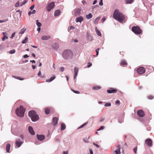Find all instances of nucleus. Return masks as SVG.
I'll return each instance as SVG.
<instances>
[{"label":"nucleus","instance_id":"obj_1","mask_svg":"<svg viewBox=\"0 0 154 154\" xmlns=\"http://www.w3.org/2000/svg\"><path fill=\"white\" fill-rule=\"evenodd\" d=\"M62 56L65 60H69L72 58L73 53L70 50H66L62 52Z\"/></svg>","mask_w":154,"mask_h":154},{"label":"nucleus","instance_id":"obj_2","mask_svg":"<svg viewBox=\"0 0 154 154\" xmlns=\"http://www.w3.org/2000/svg\"><path fill=\"white\" fill-rule=\"evenodd\" d=\"M113 16L115 19L118 20L120 23H122V22L125 18L123 14L117 10L115 11Z\"/></svg>","mask_w":154,"mask_h":154},{"label":"nucleus","instance_id":"obj_3","mask_svg":"<svg viewBox=\"0 0 154 154\" xmlns=\"http://www.w3.org/2000/svg\"><path fill=\"white\" fill-rule=\"evenodd\" d=\"M28 116L31 117L32 120L33 122H36L39 119L38 116L34 110L29 111L28 113Z\"/></svg>","mask_w":154,"mask_h":154},{"label":"nucleus","instance_id":"obj_4","mask_svg":"<svg viewBox=\"0 0 154 154\" xmlns=\"http://www.w3.org/2000/svg\"><path fill=\"white\" fill-rule=\"evenodd\" d=\"M25 109L22 106H20L19 108H17L16 110L17 115L20 117H23L24 116Z\"/></svg>","mask_w":154,"mask_h":154},{"label":"nucleus","instance_id":"obj_5","mask_svg":"<svg viewBox=\"0 0 154 154\" xmlns=\"http://www.w3.org/2000/svg\"><path fill=\"white\" fill-rule=\"evenodd\" d=\"M132 31L135 34H140L141 32V30L138 26H134L132 28Z\"/></svg>","mask_w":154,"mask_h":154},{"label":"nucleus","instance_id":"obj_6","mask_svg":"<svg viewBox=\"0 0 154 154\" xmlns=\"http://www.w3.org/2000/svg\"><path fill=\"white\" fill-rule=\"evenodd\" d=\"M137 72L139 74H143L145 72V69L143 67H140L137 69Z\"/></svg>","mask_w":154,"mask_h":154},{"label":"nucleus","instance_id":"obj_7","mask_svg":"<svg viewBox=\"0 0 154 154\" xmlns=\"http://www.w3.org/2000/svg\"><path fill=\"white\" fill-rule=\"evenodd\" d=\"M54 6V3L51 2L49 3L47 7V9L48 11H50Z\"/></svg>","mask_w":154,"mask_h":154},{"label":"nucleus","instance_id":"obj_8","mask_svg":"<svg viewBox=\"0 0 154 154\" xmlns=\"http://www.w3.org/2000/svg\"><path fill=\"white\" fill-rule=\"evenodd\" d=\"M81 11V10L79 8L75 9L74 11V15L76 16L80 15V14Z\"/></svg>","mask_w":154,"mask_h":154},{"label":"nucleus","instance_id":"obj_9","mask_svg":"<svg viewBox=\"0 0 154 154\" xmlns=\"http://www.w3.org/2000/svg\"><path fill=\"white\" fill-rule=\"evenodd\" d=\"M137 114L138 116L140 117H143L144 116V113L142 110L140 109L137 111Z\"/></svg>","mask_w":154,"mask_h":154},{"label":"nucleus","instance_id":"obj_10","mask_svg":"<svg viewBox=\"0 0 154 154\" xmlns=\"http://www.w3.org/2000/svg\"><path fill=\"white\" fill-rule=\"evenodd\" d=\"M145 143L149 146H152V141L151 139H148L146 140Z\"/></svg>","mask_w":154,"mask_h":154},{"label":"nucleus","instance_id":"obj_11","mask_svg":"<svg viewBox=\"0 0 154 154\" xmlns=\"http://www.w3.org/2000/svg\"><path fill=\"white\" fill-rule=\"evenodd\" d=\"M37 137L38 140L40 141L43 140L45 138V136L43 135H37Z\"/></svg>","mask_w":154,"mask_h":154},{"label":"nucleus","instance_id":"obj_12","mask_svg":"<svg viewBox=\"0 0 154 154\" xmlns=\"http://www.w3.org/2000/svg\"><path fill=\"white\" fill-rule=\"evenodd\" d=\"M83 20V18L82 16H80L77 17L75 19V22L76 23H81Z\"/></svg>","mask_w":154,"mask_h":154},{"label":"nucleus","instance_id":"obj_13","mask_svg":"<svg viewBox=\"0 0 154 154\" xmlns=\"http://www.w3.org/2000/svg\"><path fill=\"white\" fill-rule=\"evenodd\" d=\"M51 38V36L49 35H44L42 36L41 38L42 40H47L48 39H49Z\"/></svg>","mask_w":154,"mask_h":154},{"label":"nucleus","instance_id":"obj_14","mask_svg":"<svg viewBox=\"0 0 154 154\" xmlns=\"http://www.w3.org/2000/svg\"><path fill=\"white\" fill-rule=\"evenodd\" d=\"M28 129L30 133L32 135H34L35 134V132L32 128L31 126H29L28 128Z\"/></svg>","mask_w":154,"mask_h":154},{"label":"nucleus","instance_id":"obj_15","mask_svg":"<svg viewBox=\"0 0 154 154\" xmlns=\"http://www.w3.org/2000/svg\"><path fill=\"white\" fill-rule=\"evenodd\" d=\"M23 143V142L19 141V140H17L15 142L16 146L18 147H19Z\"/></svg>","mask_w":154,"mask_h":154},{"label":"nucleus","instance_id":"obj_16","mask_svg":"<svg viewBox=\"0 0 154 154\" xmlns=\"http://www.w3.org/2000/svg\"><path fill=\"white\" fill-rule=\"evenodd\" d=\"M58 119L56 117H54L53 119V125H56L57 124Z\"/></svg>","mask_w":154,"mask_h":154},{"label":"nucleus","instance_id":"obj_17","mask_svg":"<svg viewBox=\"0 0 154 154\" xmlns=\"http://www.w3.org/2000/svg\"><path fill=\"white\" fill-rule=\"evenodd\" d=\"M107 93L109 94L112 93H116L117 92V90L116 89H113L112 90H108L107 91Z\"/></svg>","mask_w":154,"mask_h":154},{"label":"nucleus","instance_id":"obj_18","mask_svg":"<svg viewBox=\"0 0 154 154\" xmlns=\"http://www.w3.org/2000/svg\"><path fill=\"white\" fill-rule=\"evenodd\" d=\"M55 76L54 75L52 77H51L49 79L46 80V81L47 82H50L54 80L55 79Z\"/></svg>","mask_w":154,"mask_h":154},{"label":"nucleus","instance_id":"obj_19","mask_svg":"<svg viewBox=\"0 0 154 154\" xmlns=\"http://www.w3.org/2000/svg\"><path fill=\"white\" fill-rule=\"evenodd\" d=\"M60 10H56L54 13V16L55 17H57L60 15Z\"/></svg>","mask_w":154,"mask_h":154},{"label":"nucleus","instance_id":"obj_20","mask_svg":"<svg viewBox=\"0 0 154 154\" xmlns=\"http://www.w3.org/2000/svg\"><path fill=\"white\" fill-rule=\"evenodd\" d=\"M11 145L9 143H8L6 146V151L7 152H9L10 149Z\"/></svg>","mask_w":154,"mask_h":154},{"label":"nucleus","instance_id":"obj_21","mask_svg":"<svg viewBox=\"0 0 154 154\" xmlns=\"http://www.w3.org/2000/svg\"><path fill=\"white\" fill-rule=\"evenodd\" d=\"M100 17H98L96 19L94 20L93 23L94 24H97L98 23V21L100 20Z\"/></svg>","mask_w":154,"mask_h":154},{"label":"nucleus","instance_id":"obj_22","mask_svg":"<svg viewBox=\"0 0 154 154\" xmlns=\"http://www.w3.org/2000/svg\"><path fill=\"white\" fill-rule=\"evenodd\" d=\"M86 17L87 19H89L91 18L93 16L91 14L89 13L88 14L86 15Z\"/></svg>","mask_w":154,"mask_h":154},{"label":"nucleus","instance_id":"obj_23","mask_svg":"<svg viewBox=\"0 0 154 154\" xmlns=\"http://www.w3.org/2000/svg\"><path fill=\"white\" fill-rule=\"evenodd\" d=\"M125 2L127 4H131L132 3L134 0H125Z\"/></svg>","mask_w":154,"mask_h":154},{"label":"nucleus","instance_id":"obj_24","mask_svg":"<svg viewBox=\"0 0 154 154\" xmlns=\"http://www.w3.org/2000/svg\"><path fill=\"white\" fill-rule=\"evenodd\" d=\"M87 38L88 40L91 41H92L93 39L92 37L89 35L88 34L87 35Z\"/></svg>","mask_w":154,"mask_h":154},{"label":"nucleus","instance_id":"obj_25","mask_svg":"<svg viewBox=\"0 0 154 154\" xmlns=\"http://www.w3.org/2000/svg\"><path fill=\"white\" fill-rule=\"evenodd\" d=\"M101 88V87L99 86H94L92 88V89L93 90H98Z\"/></svg>","mask_w":154,"mask_h":154},{"label":"nucleus","instance_id":"obj_26","mask_svg":"<svg viewBox=\"0 0 154 154\" xmlns=\"http://www.w3.org/2000/svg\"><path fill=\"white\" fill-rule=\"evenodd\" d=\"M36 24L37 26L38 27H40L42 26V24L41 23L38 22V20H36Z\"/></svg>","mask_w":154,"mask_h":154},{"label":"nucleus","instance_id":"obj_27","mask_svg":"<svg viewBox=\"0 0 154 154\" xmlns=\"http://www.w3.org/2000/svg\"><path fill=\"white\" fill-rule=\"evenodd\" d=\"M78 70H79L78 68L77 67H75L74 68V74H75V75H77L78 71Z\"/></svg>","mask_w":154,"mask_h":154},{"label":"nucleus","instance_id":"obj_28","mask_svg":"<svg viewBox=\"0 0 154 154\" xmlns=\"http://www.w3.org/2000/svg\"><path fill=\"white\" fill-rule=\"evenodd\" d=\"M66 128V125H65L63 124L62 123L61 124V130H65Z\"/></svg>","mask_w":154,"mask_h":154},{"label":"nucleus","instance_id":"obj_29","mask_svg":"<svg viewBox=\"0 0 154 154\" xmlns=\"http://www.w3.org/2000/svg\"><path fill=\"white\" fill-rule=\"evenodd\" d=\"M127 64V63L126 62V61L124 60H122L121 61V63H120V65L121 66L122 65H124Z\"/></svg>","mask_w":154,"mask_h":154},{"label":"nucleus","instance_id":"obj_30","mask_svg":"<svg viewBox=\"0 0 154 154\" xmlns=\"http://www.w3.org/2000/svg\"><path fill=\"white\" fill-rule=\"evenodd\" d=\"M26 29L25 28H24L20 30L19 34H23L24 33V32L26 31Z\"/></svg>","mask_w":154,"mask_h":154},{"label":"nucleus","instance_id":"obj_31","mask_svg":"<svg viewBox=\"0 0 154 154\" xmlns=\"http://www.w3.org/2000/svg\"><path fill=\"white\" fill-rule=\"evenodd\" d=\"M45 113L46 114H48L50 113V110L48 108H47L45 109Z\"/></svg>","mask_w":154,"mask_h":154},{"label":"nucleus","instance_id":"obj_32","mask_svg":"<svg viewBox=\"0 0 154 154\" xmlns=\"http://www.w3.org/2000/svg\"><path fill=\"white\" fill-rule=\"evenodd\" d=\"M28 39V38L27 37H25V39L24 40H23L22 41V43L23 44H25L27 42V40Z\"/></svg>","mask_w":154,"mask_h":154},{"label":"nucleus","instance_id":"obj_33","mask_svg":"<svg viewBox=\"0 0 154 154\" xmlns=\"http://www.w3.org/2000/svg\"><path fill=\"white\" fill-rule=\"evenodd\" d=\"M27 0H24V1L20 4V6H22L24 5L26 3H27Z\"/></svg>","mask_w":154,"mask_h":154},{"label":"nucleus","instance_id":"obj_34","mask_svg":"<svg viewBox=\"0 0 154 154\" xmlns=\"http://www.w3.org/2000/svg\"><path fill=\"white\" fill-rule=\"evenodd\" d=\"M116 154H120V149H117L115 151Z\"/></svg>","mask_w":154,"mask_h":154},{"label":"nucleus","instance_id":"obj_35","mask_svg":"<svg viewBox=\"0 0 154 154\" xmlns=\"http://www.w3.org/2000/svg\"><path fill=\"white\" fill-rule=\"evenodd\" d=\"M16 52V51L14 49H12V50H11L9 52V53L10 54H14Z\"/></svg>","mask_w":154,"mask_h":154},{"label":"nucleus","instance_id":"obj_36","mask_svg":"<svg viewBox=\"0 0 154 154\" xmlns=\"http://www.w3.org/2000/svg\"><path fill=\"white\" fill-rule=\"evenodd\" d=\"M87 124H88V122H86L84 123V124H83V125H81L78 128L79 129V128H83L86 125H87Z\"/></svg>","mask_w":154,"mask_h":154},{"label":"nucleus","instance_id":"obj_37","mask_svg":"<svg viewBox=\"0 0 154 154\" xmlns=\"http://www.w3.org/2000/svg\"><path fill=\"white\" fill-rule=\"evenodd\" d=\"M13 76L15 78L17 79H19L20 80H22L24 79L21 78L19 76Z\"/></svg>","mask_w":154,"mask_h":154},{"label":"nucleus","instance_id":"obj_38","mask_svg":"<svg viewBox=\"0 0 154 154\" xmlns=\"http://www.w3.org/2000/svg\"><path fill=\"white\" fill-rule=\"evenodd\" d=\"M75 27L74 26H71L70 27L69 29H68V30L69 32L70 30L71 29H75Z\"/></svg>","mask_w":154,"mask_h":154},{"label":"nucleus","instance_id":"obj_39","mask_svg":"<svg viewBox=\"0 0 154 154\" xmlns=\"http://www.w3.org/2000/svg\"><path fill=\"white\" fill-rule=\"evenodd\" d=\"M96 32L97 34L98 35L100 36H101V33H100V32L99 30H98V31H97Z\"/></svg>","mask_w":154,"mask_h":154},{"label":"nucleus","instance_id":"obj_40","mask_svg":"<svg viewBox=\"0 0 154 154\" xmlns=\"http://www.w3.org/2000/svg\"><path fill=\"white\" fill-rule=\"evenodd\" d=\"M104 106H111V104L110 103H107Z\"/></svg>","mask_w":154,"mask_h":154},{"label":"nucleus","instance_id":"obj_41","mask_svg":"<svg viewBox=\"0 0 154 154\" xmlns=\"http://www.w3.org/2000/svg\"><path fill=\"white\" fill-rule=\"evenodd\" d=\"M19 2L18 1L15 5V7H18L19 6Z\"/></svg>","mask_w":154,"mask_h":154},{"label":"nucleus","instance_id":"obj_42","mask_svg":"<svg viewBox=\"0 0 154 154\" xmlns=\"http://www.w3.org/2000/svg\"><path fill=\"white\" fill-rule=\"evenodd\" d=\"M82 3L83 4L84 6H85L87 5V3L85 0H83L82 2Z\"/></svg>","mask_w":154,"mask_h":154},{"label":"nucleus","instance_id":"obj_43","mask_svg":"<svg viewBox=\"0 0 154 154\" xmlns=\"http://www.w3.org/2000/svg\"><path fill=\"white\" fill-rule=\"evenodd\" d=\"M8 38V37L7 36H4L2 38V41H4L5 39H7Z\"/></svg>","mask_w":154,"mask_h":154},{"label":"nucleus","instance_id":"obj_44","mask_svg":"<svg viewBox=\"0 0 154 154\" xmlns=\"http://www.w3.org/2000/svg\"><path fill=\"white\" fill-rule=\"evenodd\" d=\"M99 5L100 6H102L103 5V0H100L99 3Z\"/></svg>","mask_w":154,"mask_h":154},{"label":"nucleus","instance_id":"obj_45","mask_svg":"<svg viewBox=\"0 0 154 154\" xmlns=\"http://www.w3.org/2000/svg\"><path fill=\"white\" fill-rule=\"evenodd\" d=\"M99 48H97L96 50V55L98 56L99 54Z\"/></svg>","mask_w":154,"mask_h":154},{"label":"nucleus","instance_id":"obj_46","mask_svg":"<svg viewBox=\"0 0 154 154\" xmlns=\"http://www.w3.org/2000/svg\"><path fill=\"white\" fill-rule=\"evenodd\" d=\"M8 19H5L3 20H0V23H2L3 22H6L8 21Z\"/></svg>","mask_w":154,"mask_h":154},{"label":"nucleus","instance_id":"obj_47","mask_svg":"<svg viewBox=\"0 0 154 154\" xmlns=\"http://www.w3.org/2000/svg\"><path fill=\"white\" fill-rule=\"evenodd\" d=\"M15 32L11 34V36L10 37V38H12L13 37H14V36H15Z\"/></svg>","mask_w":154,"mask_h":154},{"label":"nucleus","instance_id":"obj_48","mask_svg":"<svg viewBox=\"0 0 154 154\" xmlns=\"http://www.w3.org/2000/svg\"><path fill=\"white\" fill-rule=\"evenodd\" d=\"M148 98L149 99L152 100L153 99V97L152 96H149L148 97Z\"/></svg>","mask_w":154,"mask_h":154},{"label":"nucleus","instance_id":"obj_49","mask_svg":"<svg viewBox=\"0 0 154 154\" xmlns=\"http://www.w3.org/2000/svg\"><path fill=\"white\" fill-rule=\"evenodd\" d=\"M104 128V126H101L100 127V128H99V129H98L97 130V131H99V130H102V129H103Z\"/></svg>","mask_w":154,"mask_h":154},{"label":"nucleus","instance_id":"obj_50","mask_svg":"<svg viewBox=\"0 0 154 154\" xmlns=\"http://www.w3.org/2000/svg\"><path fill=\"white\" fill-rule=\"evenodd\" d=\"M88 64V65L87 66V67L88 68L90 67L92 65V63H90V62H89Z\"/></svg>","mask_w":154,"mask_h":154},{"label":"nucleus","instance_id":"obj_51","mask_svg":"<svg viewBox=\"0 0 154 154\" xmlns=\"http://www.w3.org/2000/svg\"><path fill=\"white\" fill-rule=\"evenodd\" d=\"M116 105H119L120 104V102L119 101V100H117L116 102Z\"/></svg>","mask_w":154,"mask_h":154},{"label":"nucleus","instance_id":"obj_52","mask_svg":"<svg viewBox=\"0 0 154 154\" xmlns=\"http://www.w3.org/2000/svg\"><path fill=\"white\" fill-rule=\"evenodd\" d=\"M104 118H103V117L100 118V122H102L104 121Z\"/></svg>","mask_w":154,"mask_h":154},{"label":"nucleus","instance_id":"obj_53","mask_svg":"<svg viewBox=\"0 0 154 154\" xmlns=\"http://www.w3.org/2000/svg\"><path fill=\"white\" fill-rule=\"evenodd\" d=\"M134 152L136 154L137 152V148H134L133 149Z\"/></svg>","mask_w":154,"mask_h":154},{"label":"nucleus","instance_id":"obj_54","mask_svg":"<svg viewBox=\"0 0 154 154\" xmlns=\"http://www.w3.org/2000/svg\"><path fill=\"white\" fill-rule=\"evenodd\" d=\"M60 70L62 72H63L64 70V68L63 67H60Z\"/></svg>","mask_w":154,"mask_h":154},{"label":"nucleus","instance_id":"obj_55","mask_svg":"<svg viewBox=\"0 0 154 154\" xmlns=\"http://www.w3.org/2000/svg\"><path fill=\"white\" fill-rule=\"evenodd\" d=\"M2 33L4 36H7V32H3Z\"/></svg>","mask_w":154,"mask_h":154},{"label":"nucleus","instance_id":"obj_56","mask_svg":"<svg viewBox=\"0 0 154 154\" xmlns=\"http://www.w3.org/2000/svg\"><path fill=\"white\" fill-rule=\"evenodd\" d=\"M20 137H21L23 140H24V137L23 135L20 134Z\"/></svg>","mask_w":154,"mask_h":154},{"label":"nucleus","instance_id":"obj_57","mask_svg":"<svg viewBox=\"0 0 154 154\" xmlns=\"http://www.w3.org/2000/svg\"><path fill=\"white\" fill-rule=\"evenodd\" d=\"M106 20V18L104 17L102 19V21L103 23H104V22Z\"/></svg>","mask_w":154,"mask_h":154},{"label":"nucleus","instance_id":"obj_58","mask_svg":"<svg viewBox=\"0 0 154 154\" xmlns=\"http://www.w3.org/2000/svg\"><path fill=\"white\" fill-rule=\"evenodd\" d=\"M23 58H26L29 57V56L27 54H25L23 56Z\"/></svg>","mask_w":154,"mask_h":154},{"label":"nucleus","instance_id":"obj_59","mask_svg":"<svg viewBox=\"0 0 154 154\" xmlns=\"http://www.w3.org/2000/svg\"><path fill=\"white\" fill-rule=\"evenodd\" d=\"M34 6V5H32L30 7V9L31 10H32L33 9Z\"/></svg>","mask_w":154,"mask_h":154},{"label":"nucleus","instance_id":"obj_60","mask_svg":"<svg viewBox=\"0 0 154 154\" xmlns=\"http://www.w3.org/2000/svg\"><path fill=\"white\" fill-rule=\"evenodd\" d=\"M41 30V28L40 27H39L37 28V31H38V32H40Z\"/></svg>","mask_w":154,"mask_h":154},{"label":"nucleus","instance_id":"obj_61","mask_svg":"<svg viewBox=\"0 0 154 154\" xmlns=\"http://www.w3.org/2000/svg\"><path fill=\"white\" fill-rule=\"evenodd\" d=\"M68 151H63V154H68Z\"/></svg>","mask_w":154,"mask_h":154},{"label":"nucleus","instance_id":"obj_62","mask_svg":"<svg viewBox=\"0 0 154 154\" xmlns=\"http://www.w3.org/2000/svg\"><path fill=\"white\" fill-rule=\"evenodd\" d=\"M38 76H40L41 75V72L40 71H39L38 74Z\"/></svg>","mask_w":154,"mask_h":154},{"label":"nucleus","instance_id":"obj_63","mask_svg":"<svg viewBox=\"0 0 154 154\" xmlns=\"http://www.w3.org/2000/svg\"><path fill=\"white\" fill-rule=\"evenodd\" d=\"M30 62H32V63H35V61L34 60H31L30 61Z\"/></svg>","mask_w":154,"mask_h":154},{"label":"nucleus","instance_id":"obj_64","mask_svg":"<svg viewBox=\"0 0 154 154\" xmlns=\"http://www.w3.org/2000/svg\"><path fill=\"white\" fill-rule=\"evenodd\" d=\"M90 152L91 154H93V151L91 149H90Z\"/></svg>","mask_w":154,"mask_h":154}]
</instances>
